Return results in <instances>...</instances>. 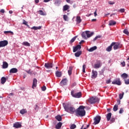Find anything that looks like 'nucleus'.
<instances>
[{"instance_id": "f257e3e1", "label": "nucleus", "mask_w": 129, "mask_h": 129, "mask_svg": "<svg viewBox=\"0 0 129 129\" xmlns=\"http://www.w3.org/2000/svg\"><path fill=\"white\" fill-rule=\"evenodd\" d=\"M85 108V106L81 105L76 110V115H79V116H85V114L86 112L84 109Z\"/></svg>"}, {"instance_id": "f03ea898", "label": "nucleus", "mask_w": 129, "mask_h": 129, "mask_svg": "<svg viewBox=\"0 0 129 129\" xmlns=\"http://www.w3.org/2000/svg\"><path fill=\"white\" fill-rule=\"evenodd\" d=\"M63 108L65 110V111H67V112H69V113H71V114H73L74 112H76V110L75 109V108L71 106L68 104H62Z\"/></svg>"}, {"instance_id": "7ed1b4c3", "label": "nucleus", "mask_w": 129, "mask_h": 129, "mask_svg": "<svg viewBox=\"0 0 129 129\" xmlns=\"http://www.w3.org/2000/svg\"><path fill=\"white\" fill-rule=\"evenodd\" d=\"M88 101L91 104H94V103H98L99 102V99L96 97H92L88 99Z\"/></svg>"}, {"instance_id": "20e7f679", "label": "nucleus", "mask_w": 129, "mask_h": 129, "mask_svg": "<svg viewBox=\"0 0 129 129\" xmlns=\"http://www.w3.org/2000/svg\"><path fill=\"white\" fill-rule=\"evenodd\" d=\"M71 94L73 97H75V98H80L81 97V92L74 93V91H72Z\"/></svg>"}, {"instance_id": "39448f33", "label": "nucleus", "mask_w": 129, "mask_h": 129, "mask_svg": "<svg viewBox=\"0 0 129 129\" xmlns=\"http://www.w3.org/2000/svg\"><path fill=\"white\" fill-rule=\"evenodd\" d=\"M101 120V117L99 115H97L95 118H94V123L93 124L96 125V124H98L99 122H100V120Z\"/></svg>"}, {"instance_id": "423d86ee", "label": "nucleus", "mask_w": 129, "mask_h": 129, "mask_svg": "<svg viewBox=\"0 0 129 129\" xmlns=\"http://www.w3.org/2000/svg\"><path fill=\"white\" fill-rule=\"evenodd\" d=\"M8 44H9V42L8 40H3L0 41V48L3 47H6V46H8Z\"/></svg>"}, {"instance_id": "0eeeda50", "label": "nucleus", "mask_w": 129, "mask_h": 129, "mask_svg": "<svg viewBox=\"0 0 129 129\" xmlns=\"http://www.w3.org/2000/svg\"><path fill=\"white\" fill-rule=\"evenodd\" d=\"M112 84H114L119 86L121 85V82H120V80L119 79H117L112 82Z\"/></svg>"}, {"instance_id": "6e6552de", "label": "nucleus", "mask_w": 129, "mask_h": 129, "mask_svg": "<svg viewBox=\"0 0 129 129\" xmlns=\"http://www.w3.org/2000/svg\"><path fill=\"white\" fill-rule=\"evenodd\" d=\"M53 64L51 62L45 63L44 64V67L47 69H51V68H53Z\"/></svg>"}, {"instance_id": "1a4fd4ad", "label": "nucleus", "mask_w": 129, "mask_h": 129, "mask_svg": "<svg viewBox=\"0 0 129 129\" xmlns=\"http://www.w3.org/2000/svg\"><path fill=\"white\" fill-rule=\"evenodd\" d=\"M97 77V72H96V71L93 70L92 71L91 78H92V79H95V78H96Z\"/></svg>"}, {"instance_id": "9d476101", "label": "nucleus", "mask_w": 129, "mask_h": 129, "mask_svg": "<svg viewBox=\"0 0 129 129\" xmlns=\"http://www.w3.org/2000/svg\"><path fill=\"white\" fill-rule=\"evenodd\" d=\"M81 49V45L78 44L76 46H73V52L75 53V52L78 51V50H80Z\"/></svg>"}, {"instance_id": "9b49d317", "label": "nucleus", "mask_w": 129, "mask_h": 129, "mask_svg": "<svg viewBox=\"0 0 129 129\" xmlns=\"http://www.w3.org/2000/svg\"><path fill=\"white\" fill-rule=\"evenodd\" d=\"M13 126L16 128H19L20 127H22V124L19 122H17L14 124Z\"/></svg>"}, {"instance_id": "f8f14e48", "label": "nucleus", "mask_w": 129, "mask_h": 129, "mask_svg": "<svg viewBox=\"0 0 129 129\" xmlns=\"http://www.w3.org/2000/svg\"><path fill=\"white\" fill-rule=\"evenodd\" d=\"M67 82H68V80L67 79H63L61 80V81L60 83V84L62 85H67Z\"/></svg>"}, {"instance_id": "ddd939ff", "label": "nucleus", "mask_w": 129, "mask_h": 129, "mask_svg": "<svg viewBox=\"0 0 129 129\" xmlns=\"http://www.w3.org/2000/svg\"><path fill=\"white\" fill-rule=\"evenodd\" d=\"M86 33L87 38H90V37H92L94 35V32H91L89 31H86Z\"/></svg>"}, {"instance_id": "4468645a", "label": "nucleus", "mask_w": 129, "mask_h": 129, "mask_svg": "<svg viewBox=\"0 0 129 129\" xmlns=\"http://www.w3.org/2000/svg\"><path fill=\"white\" fill-rule=\"evenodd\" d=\"M114 42H112L110 45L106 48V51H107V52H110V51H111V49H112V46L113 45H114Z\"/></svg>"}, {"instance_id": "2eb2a0df", "label": "nucleus", "mask_w": 129, "mask_h": 129, "mask_svg": "<svg viewBox=\"0 0 129 129\" xmlns=\"http://www.w3.org/2000/svg\"><path fill=\"white\" fill-rule=\"evenodd\" d=\"M37 82H38V81L36 79H33V85H32V88L33 89L34 87H36L37 86Z\"/></svg>"}, {"instance_id": "dca6fc26", "label": "nucleus", "mask_w": 129, "mask_h": 129, "mask_svg": "<svg viewBox=\"0 0 129 129\" xmlns=\"http://www.w3.org/2000/svg\"><path fill=\"white\" fill-rule=\"evenodd\" d=\"M8 67H9V63H8V62H7L6 61H3V69H7Z\"/></svg>"}, {"instance_id": "f3484780", "label": "nucleus", "mask_w": 129, "mask_h": 129, "mask_svg": "<svg viewBox=\"0 0 129 129\" xmlns=\"http://www.w3.org/2000/svg\"><path fill=\"white\" fill-rule=\"evenodd\" d=\"M96 49H97V47L96 46H95L88 49V51L89 52H93V51H95V50H96Z\"/></svg>"}, {"instance_id": "a211bd4d", "label": "nucleus", "mask_w": 129, "mask_h": 129, "mask_svg": "<svg viewBox=\"0 0 129 129\" xmlns=\"http://www.w3.org/2000/svg\"><path fill=\"white\" fill-rule=\"evenodd\" d=\"M31 30H34L35 31H37V30H41L42 29V26H33L31 28Z\"/></svg>"}, {"instance_id": "6ab92c4d", "label": "nucleus", "mask_w": 129, "mask_h": 129, "mask_svg": "<svg viewBox=\"0 0 129 129\" xmlns=\"http://www.w3.org/2000/svg\"><path fill=\"white\" fill-rule=\"evenodd\" d=\"M18 72V69L12 68L10 70V73H17Z\"/></svg>"}, {"instance_id": "aec40b11", "label": "nucleus", "mask_w": 129, "mask_h": 129, "mask_svg": "<svg viewBox=\"0 0 129 129\" xmlns=\"http://www.w3.org/2000/svg\"><path fill=\"white\" fill-rule=\"evenodd\" d=\"M54 5H55V6H56V7H59V6H60V5H61V1L55 0Z\"/></svg>"}, {"instance_id": "412c9836", "label": "nucleus", "mask_w": 129, "mask_h": 129, "mask_svg": "<svg viewBox=\"0 0 129 129\" xmlns=\"http://www.w3.org/2000/svg\"><path fill=\"white\" fill-rule=\"evenodd\" d=\"M114 45H113V49L114 50H117V49H118V48H119V43H116L115 42H114Z\"/></svg>"}, {"instance_id": "4be33fe9", "label": "nucleus", "mask_w": 129, "mask_h": 129, "mask_svg": "<svg viewBox=\"0 0 129 129\" xmlns=\"http://www.w3.org/2000/svg\"><path fill=\"white\" fill-rule=\"evenodd\" d=\"M116 24V22L113 20L109 21V26H114Z\"/></svg>"}, {"instance_id": "5701e85b", "label": "nucleus", "mask_w": 129, "mask_h": 129, "mask_svg": "<svg viewBox=\"0 0 129 129\" xmlns=\"http://www.w3.org/2000/svg\"><path fill=\"white\" fill-rule=\"evenodd\" d=\"M61 126H62V122H59L55 125V128L60 129L61 128Z\"/></svg>"}, {"instance_id": "b1692460", "label": "nucleus", "mask_w": 129, "mask_h": 129, "mask_svg": "<svg viewBox=\"0 0 129 129\" xmlns=\"http://www.w3.org/2000/svg\"><path fill=\"white\" fill-rule=\"evenodd\" d=\"M55 75L56 77H61L62 76V72L56 71L55 72Z\"/></svg>"}, {"instance_id": "393cba45", "label": "nucleus", "mask_w": 129, "mask_h": 129, "mask_svg": "<svg viewBox=\"0 0 129 129\" xmlns=\"http://www.w3.org/2000/svg\"><path fill=\"white\" fill-rule=\"evenodd\" d=\"M86 36H87L86 31L85 32H83L82 33V38H83L85 40H87V38L86 37Z\"/></svg>"}, {"instance_id": "a878e982", "label": "nucleus", "mask_w": 129, "mask_h": 129, "mask_svg": "<svg viewBox=\"0 0 129 129\" xmlns=\"http://www.w3.org/2000/svg\"><path fill=\"white\" fill-rule=\"evenodd\" d=\"M111 113L110 112V113H108L107 114V121H109V120H110V118H111Z\"/></svg>"}, {"instance_id": "bb28decb", "label": "nucleus", "mask_w": 129, "mask_h": 129, "mask_svg": "<svg viewBox=\"0 0 129 129\" xmlns=\"http://www.w3.org/2000/svg\"><path fill=\"white\" fill-rule=\"evenodd\" d=\"M7 81V78L5 77H3L1 78V83L2 84H5L6 83V82Z\"/></svg>"}, {"instance_id": "cd10ccee", "label": "nucleus", "mask_w": 129, "mask_h": 129, "mask_svg": "<svg viewBox=\"0 0 129 129\" xmlns=\"http://www.w3.org/2000/svg\"><path fill=\"white\" fill-rule=\"evenodd\" d=\"M76 21L77 24H80V22L82 21V20H81L80 16H77L76 18Z\"/></svg>"}, {"instance_id": "c85d7f7f", "label": "nucleus", "mask_w": 129, "mask_h": 129, "mask_svg": "<svg viewBox=\"0 0 129 129\" xmlns=\"http://www.w3.org/2000/svg\"><path fill=\"white\" fill-rule=\"evenodd\" d=\"M55 119L58 120V121H61V120H62V116L60 115H57L55 116Z\"/></svg>"}, {"instance_id": "c756f323", "label": "nucleus", "mask_w": 129, "mask_h": 129, "mask_svg": "<svg viewBox=\"0 0 129 129\" xmlns=\"http://www.w3.org/2000/svg\"><path fill=\"white\" fill-rule=\"evenodd\" d=\"M73 69V68L72 67H70L69 70H68V72L69 76H70L71 74H72Z\"/></svg>"}, {"instance_id": "7c9ffc66", "label": "nucleus", "mask_w": 129, "mask_h": 129, "mask_svg": "<svg viewBox=\"0 0 129 129\" xmlns=\"http://www.w3.org/2000/svg\"><path fill=\"white\" fill-rule=\"evenodd\" d=\"M22 45H24V46H26V47H30L31 45L30 44V43L27 42V41H24L22 43Z\"/></svg>"}, {"instance_id": "2f4dec72", "label": "nucleus", "mask_w": 129, "mask_h": 129, "mask_svg": "<svg viewBox=\"0 0 129 129\" xmlns=\"http://www.w3.org/2000/svg\"><path fill=\"white\" fill-rule=\"evenodd\" d=\"M23 24L25 25V26H27L28 27V29H31V27H30V26L28 25V22L26 21V20H23Z\"/></svg>"}, {"instance_id": "473e14b6", "label": "nucleus", "mask_w": 129, "mask_h": 129, "mask_svg": "<svg viewBox=\"0 0 129 129\" xmlns=\"http://www.w3.org/2000/svg\"><path fill=\"white\" fill-rule=\"evenodd\" d=\"M100 67H101V64L100 63L95 64L94 65V68L96 69H97V68H100Z\"/></svg>"}, {"instance_id": "72a5a7b5", "label": "nucleus", "mask_w": 129, "mask_h": 129, "mask_svg": "<svg viewBox=\"0 0 129 129\" xmlns=\"http://www.w3.org/2000/svg\"><path fill=\"white\" fill-rule=\"evenodd\" d=\"M118 109V105L115 104L113 108V111H117Z\"/></svg>"}, {"instance_id": "f704fd0d", "label": "nucleus", "mask_w": 129, "mask_h": 129, "mask_svg": "<svg viewBox=\"0 0 129 129\" xmlns=\"http://www.w3.org/2000/svg\"><path fill=\"white\" fill-rule=\"evenodd\" d=\"M81 51H78L75 53L76 57H79L81 55Z\"/></svg>"}, {"instance_id": "c9c22d12", "label": "nucleus", "mask_w": 129, "mask_h": 129, "mask_svg": "<svg viewBox=\"0 0 129 129\" xmlns=\"http://www.w3.org/2000/svg\"><path fill=\"white\" fill-rule=\"evenodd\" d=\"M20 113L21 114H25V113H27V110L26 109H23L20 110Z\"/></svg>"}, {"instance_id": "e433bc0d", "label": "nucleus", "mask_w": 129, "mask_h": 129, "mask_svg": "<svg viewBox=\"0 0 129 129\" xmlns=\"http://www.w3.org/2000/svg\"><path fill=\"white\" fill-rule=\"evenodd\" d=\"M67 10H69V6L65 5L63 6V11H67Z\"/></svg>"}, {"instance_id": "4c0bfd02", "label": "nucleus", "mask_w": 129, "mask_h": 129, "mask_svg": "<svg viewBox=\"0 0 129 129\" xmlns=\"http://www.w3.org/2000/svg\"><path fill=\"white\" fill-rule=\"evenodd\" d=\"M121 77L122 78H127V74H125V73H123V74L121 75Z\"/></svg>"}, {"instance_id": "58836bf2", "label": "nucleus", "mask_w": 129, "mask_h": 129, "mask_svg": "<svg viewBox=\"0 0 129 129\" xmlns=\"http://www.w3.org/2000/svg\"><path fill=\"white\" fill-rule=\"evenodd\" d=\"M77 36H75L74 37H73L70 41V43H73V42H74V41H75V40H76V38H77Z\"/></svg>"}, {"instance_id": "ea45409f", "label": "nucleus", "mask_w": 129, "mask_h": 129, "mask_svg": "<svg viewBox=\"0 0 129 129\" xmlns=\"http://www.w3.org/2000/svg\"><path fill=\"white\" fill-rule=\"evenodd\" d=\"M123 94H124V93L123 92L122 94L120 93L119 94V99H122V98L123 97Z\"/></svg>"}, {"instance_id": "a19ab883", "label": "nucleus", "mask_w": 129, "mask_h": 129, "mask_svg": "<svg viewBox=\"0 0 129 129\" xmlns=\"http://www.w3.org/2000/svg\"><path fill=\"white\" fill-rule=\"evenodd\" d=\"M13 96H14V93H11L9 94L8 97V98L11 99V98H13Z\"/></svg>"}, {"instance_id": "79ce46f5", "label": "nucleus", "mask_w": 129, "mask_h": 129, "mask_svg": "<svg viewBox=\"0 0 129 129\" xmlns=\"http://www.w3.org/2000/svg\"><path fill=\"white\" fill-rule=\"evenodd\" d=\"M85 69H86V66L85 64H84L83 66V73H85Z\"/></svg>"}, {"instance_id": "37998d69", "label": "nucleus", "mask_w": 129, "mask_h": 129, "mask_svg": "<svg viewBox=\"0 0 129 129\" xmlns=\"http://www.w3.org/2000/svg\"><path fill=\"white\" fill-rule=\"evenodd\" d=\"M99 38H101V36H100V35H98L97 36H96L94 39L93 40V41H96V40H97Z\"/></svg>"}, {"instance_id": "c03bdc74", "label": "nucleus", "mask_w": 129, "mask_h": 129, "mask_svg": "<svg viewBox=\"0 0 129 129\" xmlns=\"http://www.w3.org/2000/svg\"><path fill=\"white\" fill-rule=\"evenodd\" d=\"M71 129H74V128H76V125H75V124H73L71 125V127H70Z\"/></svg>"}, {"instance_id": "a18cd8bd", "label": "nucleus", "mask_w": 129, "mask_h": 129, "mask_svg": "<svg viewBox=\"0 0 129 129\" xmlns=\"http://www.w3.org/2000/svg\"><path fill=\"white\" fill-rule=\"evenodd\" d=\"M63 19L64 21H68V16L67 15H63Z\"/></svg>"}, {"instance_id": "49530a36", "label": "nucleus", "mask_w": 129, "mask_h": 129, "mask_svg": "<svg viewBox=\"0 0 129 129\" xmlns=\"http://www.w3.org/2000/svg\"><path fill=\"white\" fill-rule=\"evenodd\" d=\"M39 15H41V16H45V14H44V12H43V11L39 10Z\"/></svg>"}, {"instance_id": "de8ad7c7", "label": "nucleus", "mask_w": 129, "mask_h": 129, "mask_svg": "<svg viewBox=\"0 0 129 129\" xmlns=\"http://www.w3.org/2000/svg\"><path fill=\"white\" fill-rule=\"evenodd\" d=\"M123 33L125 34V35H128V31H127L126 29H124L123 31Z\"/></svg>"}, {"instance_id": "09e8293b", "label": "nucleus", "mask_w": 129, "mask_h": 129, "mask_svg": "<svg viewBox=\"0 0 129 129\" xmlns=\"http://www.w3.org/2000/svg\"><path fill=\"white\" fill-rule=\"evenodd\" d=\"M4 34H9V33H10L11 34H13V32L11 31H6L4 32Z\"/></svg>"}, {"instance_id": "8fccbe9b", "label": "nucleus", "mask_w": 129, "mask_h": 129, "mask_svg": "<svg viewBox=\"0 0 129 129\" xmlns=\"http://www.w3.org/2000/svg\"><path fill=\"white\" fill-rule=\"evenodd\" d=\"M124 82H125V84H126V85L129 84V80H124Z\"/></svg>"}, {"instance_id": "3c124183", "label": "nucleus", "mask_w": 129, "mask_h": 129, "mask_svg": "<svg viewBox=\"0 0 129 129\" xmlns=\"http://www.w3.org/2000/svg\"><path fill=\"white\" fill-rule=\"evenodd\" d=\"M41 89H42V91H45V90H46V89H47V88H46V86H44L42 87Z\"/></svg>"}, {"instance_id": "603ef678", "label": "nucleus", "mask_w": 129, "mask_h": 129, "mask_svg": "<svg viewBox=\"0 0 129 129\" xmlns=\"http://www.w3.org/2000/svg\"><path fill=\"white\" fill-rule=\"evenodd\" d=\"M35 110L38 111L39 110V106L37 105H35Z\"/></svg>"}, {"instance_id": "864d4df0", "label": "nucleus", "mask_w": 129, "mask_h": 129, "mask_svg": "<svg viewBox=\"0 0 129 129\" xmlns=\"http://www.w3.org/2000/svg\"><path fill=\"white\" fill-rule=\"evenodd\" d=\"M26 72L28 74H30V75H32V72H31V70H29V71H26Z\"/></svg>"}, {"instance_id": "5fc2aeb1", "label": "nucleus", "mask_w": 129, "mask_h": 129, "mask_svg": "<svg viewBox=\"0 0 129 129\" xmlns=\"http://www.w3.org/2000/svg\"><path fill=\"white\" fill-rule=\"evenodd\" d=\"M119 12H120V13H124V9H120Z\"/></svg>"}, {"instance_id": "6e6d98bb", "label": "nucleus", "mask_w": 129, "mask_h": 129, "mask_svg": "<svg viewBox=\"0 0 129 129\" xmlns=\"http://www.w3.org/2000/svg\"><path fill=\"white\" fill-rule=\"evenodd\" d=\"M122 112H123V109L121 108L119 111V113L121 114V113H122Z\"/></svg>"}, {"instance_id": "4d7b16f0", "label": "nucleus", "mask_w": 129, "mask_h": 129, "mask_svg": "<svg viewBox=\"0 0 129 129\" xmlns=\"http://www.w3.org/2000/svg\"><path fill=\"white\" fill-rule=\"evenodd\" d=\"M109 5H114V3L113 2L109 1L108 2Z\"/></svg>"}, {"instance_id": "13d9d810", "label": "nucleus", "mask_w": 129, "mask_h": 129, "mask_svg": "<svg viewBox=\"0 0 129 129\" xmlns=\"http://www.w3.org/2000/svg\"><path fill=\"white\" fill-rule=\"evenodd\" d=\"M121 65L123 66V67H124V66H125V62L123 61L121 62Z\"/></svg>"}, {"instance_id": "bf43d9fd", "label": "nucleus", "mask_w": 129, "mask_h": 129, "mask_svg": "<svg viewBox=\"0 0 129 129\" xmlns=\"http://www.w3.org/2000/svg\"><path fill=\"white\" fill-rule=\"evenodd\" d=\"M0 12L2 13V14H5V10L4 9H2Z\"/></svg>"}, {"instance_id": "052dcab7", "label": "nucleus", "mask_w": 129, "mask_h": 129, "mask_svg": "<svg viewBox=\"0 0 129 129\" xmlns=\"http://www.w3.org/2000/svg\"><path fill=\"white\" fill-rule=\"evenodd\" d=\"M117 102L118 105H119V104H120V100H117Z\"/></svg>"}, {"instance_id": "680f3d73", "label": "nucleus", "mask_w": 129, "mask_h": 129, "mask_svg": "<svg viewBox=\"0 0 129 129\" xmlns=\"http://www.w3.org/2000/svg\"><path fill=\"white\" fill-rule=\"evenodd\" d=\"M110 82H111V81H110V80H109L106 81L107 84H109V83H110Z\"/></svg>"}, {"instance_id": "e2e57ef3", "label": "nucleus", "mask_w": 129, "mask_h": 129, "mask_svg": "<svg viewBox=\"0 0 129 129\" xmlns=\"http://www.w3.org/2000/svg\"><path fill=\"white\" fill-rule=\"evenodd\" d=\"M103 72H104V69L102 70V72H101L100 74L101 75H103Z\"/></svg>"}, {"instance_id": "0e129e2a", "label": "nucleus", "mask_w": 129, "mask_h": 129, "mask_svg": "<svg viewBox=\"0 0 129 129\" xmlns=\"http://www.w3.org/2000/svg\"><path fill=\"white\" fill-rule=\"evenodd\" d=\"M84 42H85L84 40H82L81 41H80V42H79V44L80 45H81V44H82V43H83Z\"/></svg>"}, {"instance_id": "69168bd1", "label": "nucleus", "mask_w": 129, "mask_h": 129, "mask_svg": "<svg viewBox=\"0 0 129 129\" xmlns=\"http://www.w3.org/2000/svg\"><path fill=\"white\" fill-rule=\"evenodd\" d=\"M44 3H48V2H50L49 0H44Z\"/></svg>"}, {"instance_id": "338daca9", "label": "nucleus", "mask_w": 129, "mask_h": 129, "mask_svg": "<svg viewBox=\"0 0 129 129\" xmlns=\"http://www.w3.org/2000/svg\"><path fill=\"white\" fill-rule=\"evenodd\" d=\"M95 17H96L97 16V13H96V11L94 13Z\"/></svg>"}, {"instance_id": "774afa93", "label": "nucleus", "mask_w": 129, "mask_h": 129, "mask_svg": "<svg viewBox=\"0 0 129 129\" xmlns=\"http://www.w3.org/2000/svg\"><path fill=\"white\" fill-rule=\"evenodd\" d=\"M35 2L36 4H38L39 3V0H35Z\"/></svg>"}]
</instances>
